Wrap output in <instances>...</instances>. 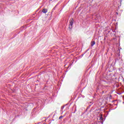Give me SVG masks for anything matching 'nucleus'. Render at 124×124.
Instances as JSON below:
<instances>
[{"instance_id": "f257e3e1", "label": "nucleus", "mask_w": 124, "mask_h": 124, "mask_svg": "<svg viewBox=\"0 0 124 124\" xmlns=\"http://www.w3.org/2000/svg\"><path fill=\"white\" fill-rule=\"evenodd\" d=\"M69 23V29L71 30V29L73 28V23H74V19H73V18H71Z\"/></svg>"}, {"instance_id": "f03ea898", "label": "nucleus", "mask_w": 124, "mask_h": 124, "mask_svg": "<svg viewBox=\"0 0 124 124\" xmlns=\"http://www.w3.org/2000/svg\"><path fill=\"white\" fill-rule=\"evenodd\" d=\"M42 12L43 13H47L48 12V10H47V9H44L42 10Z\"/></svg>"}, {"instance_id": "7ed1b4c3", "label": "nucleus", "mask_w": 124, "mask_h": 124, "mask_svg": "<svg viewBox=\"0 0 124 124\" xmlns=\"http://www.w3.org/2000/svg\"><path fill=\"white\" fill-rule=\"evenodd\" d=\"M94 44H95V42L94 41L91 42V46L92 47L93 46V45H94Z\"/></svg>"}, {"instance_id": "20e7f679", "label": "nucleus", "mask_w": 124, "mask_h": 124, "mask_svg": "<svg viewBox=\"0 0 124 124\" xmlns=\"http://www.w3.org/2000/svg\"><path fill=\"white\" fill-rule=\"evenodd\" d=\"M100 121H103V117L102 116H100Z\"/></svg>"}, {"instance_id": "39448f33", "label": "nucleus", "mask_w": 124, "mask_h": 124, "mask_svg": "<svg viewBox=\"0 0 124 124\" xmlns=\"http://www.w3.org/2000/svg\"><path fill=\"white\" fill-rule=\"evenodd\" d=\"M103 88H108V86H107V85L103 86Z\"/></svg>"}, {"instance_id": "423d86ee", "label": "nucleus", "mask_w": 124, "mask_h": 124, "mask_svg": "<svg viewBox=\"0 0 124 124\" xmlns=\"http://www.w3.org/2000/svg\"><path fill=\"white\" fill-rule=\"evenodd\" d=\"M62 117H63L62 116H60V117H59V120H61V119H62Z\"/></svg>"}, {"instance_id": "0eeeda50", "label": "nucleus", "mask_w": 124, "mask_h": 124, "mask_svg": "<svg viewBox=\"0 0 124 124\" xmlns=\"http://www.w3.org/2000/svg\"><path fill=\"white\" fill-rule=\"evenodd\" d=\"M64 108V107H61V110H63Z\"/></svg>"}, {"instance_id": "6e6552de", "label": "nucleus", "mask_w": 124, "mask_h": 124, "mask_svg": "<svg viewBox=\"0 0 124 124\" xmlns=\"http://www.w3.org/2000/svg\"><path fill=\"white\" fill-rule=\"evenodd\" d=\"M57 5H56L55 6V7L53 9V10H55L56 9V7H57Z\"/></svg>"}, {"instance_id": "1a4fd4ad", "label": "nucleus", "mask_w": 124, "mask_h": 124, "mask_svg": "<svg viewBox=\"0 0 124 124\" xmlns=\"http://www.w3.org/2000/svg\"><path fill=\"white\" fill-rule=\"evenodd\" d=\"M119 61V60H116V61H115V62H118Z\"/></svg>"}, {"instance_id": "9d476101", "label": "nucleus", "mask_w": 124, "mask_h": 124, "mask_svg": "<svg viewBox=\"0 0 124 124\" xmlns=\"http://www.w3.org/2000/svg\"><path fill=\"white\" fill-rule=\"evenodd\" d=\"M122 93H119V94H121Z\"/></svg>"}]
</instances>
